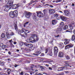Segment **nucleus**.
Listing matches in <instances>:
<instances>
[{
    "label": "nucleus",
    "mask_w": 75,
    "mask_h": 75,
    "mask_svg": "<svg viewBox=\"0 0 75 75\" xmlns=\"http://www.w3.org/2000/svg\"><path fill=\"white\" fill-rule=\"evenodd\" d=\"M64 55V53L62 52H60L59 53L58 56L59 57H63Z\"/></svg>",
    "instance_id": "6ab92c4d"
},
{
    "label": "nucleus",
    "mask_w": 75,
    "mask_h": 75,
    "mask_svg": "<svg viewBox=\"0 0 75 75\" xmlns=\"http://www.w3.org/2000/svg\"><path fill=\"white\" fill-rule=\"evenodd\" d=\"M54 16L55 17H58V15L55 13L54 14Z\"/></svg>",
    "instance_id": "4c0bfd02"
},
{
    "label": "nucleus",
    "mask_w": 75,
    "mask_h": 75,
    "mask_svg": "<svg viewBox=\"0 0 75 75\" xmlns=\"http://www.w3.org/2000/svg\"><path fill=\"white\" fill-rule=\"evenodd\" d=\"M62 1V0H57V1L58 2H61Z\"/></svg>",
    "instance_id": "5fc2aeb1"
},
{
    "label": "nucleus",
    "mask_w": 75,
    "mask_h": 75,
    "mask_svg": "<svg viewBox=\"0 0 75 75\" xmlns=\"http://www.w3.org/2000/svg\"><path fill=\"white\" fill-rule=\"evenodd\" d=\"M49 55L50 56H52V53L51 51H49L48 53L47 54L48 55Z\"/></svg>",
    "instance_id": "c85d7f7f"
},
{
    "label": "nucleus",
    "mask_w": 75,
    "mask_h": 75,
    "mask_svg": "<svg viewBox=\"0 0 75 75\" xmlns=\"http://www.w3.org/2000/svg\"><path fill=\"white\" fill-rule=\"evenodd\" d=\"M67 67H66V66H65V67H59V69H63V70H64V69H65V68H66Z\"/></svg>",
    "instance_id": "7c9ffc66"
},
{
    "label": "nucleus",
    "mask_w": 75,
    "mask_h": 75,
    "mask_svg": "<svg viewBox=\"0 0 75 75\" xmlns=\"http://www.w3.org/2000/svg\"><path fill=\"white\" fill-rule=\"evenodd\" d=\"M18 65L16 64H15L14 65V67L15 68H16V67H18Z\"/></svg>",
    "instance_id": "49530a36"
},
{
    "label": "nucleus",
    "mask_w": 75,
    "mask_h": 75,
    "mask_svg": "<svg viewBox=\"0 0 75 75\" xmlns=\"http://www.w3.org/2000/svg\"><path fill=\"white\" fill-rule=\"evenodd\" d=\"M33 67L31 66L29 68V70H33Z\"/></svg>",
    "instance_id": "58836bf2"
},
{
    "label": "nucleus",
    "mask_w": 75,
    "mask_h": 75,
    "mask_svg": "<svg viewBox=\"0 0 75 75\" xmlns=\"http://www.w3.org/2000/svg\"><path fill=\"white\" fill-rule=\"evenodd\" d=\"M65 41L66 42H64V44L65 45H67V44H68L69 43V40H68L67 39H65Z\"/></svg>",
    "instance_id": "4be33fe9"
},
{
    "label": "nucleus",
    "mask_w": 75,
    "mask_h": 75,
    "mask_svg": "<svg viewBox=\"0 0 75 75\" xmlns=\"http://www.w3.org/2000/svg\"><path fill=\"white\" fill-rule=\"evenodd\" d=\"M25 16L27 18H30V17L32 15V14L30 13L29 12H25Z\"/></svg>",
    "instance_id": "423d86ee"
},
{
    "label": "nucleus",
    "mask_w": 75,
    "mask_h": 75,
    "mask_svg": "<svg viewBox=\"0 0 75 75\" xmlns=\"http://www.w3.org/2000/svg\"><path fill=\"white\" fill-rule=\"evenodd\" d=\"M46 11H47L46 10H44L43 13H44V14H45V13H46Z\"/></svg>",
    "instance_id": "09e8293b"
},
{
    "label": "nucleus",
    "mask_w": 75,
    "mask_h": 75,
    "mask_svg": "<svg viewBox=\"0 0 75 75\" xmlns=\"http://www.w3.org/2000/svg\"><path fill=\"white\" fill-rule=\"evenodd\" d=\"M23 3H26V1L25 0H24L23 1Z\"/></svg>",
    "instance_id": "13d9d810"
},
{
    "label": "nucleus",
    "mask_w": 75,
    "mask_h": 75,
    "mask_svg": "<svg viewBox=\"0 0 75 75\" xmlns=\"http://www.w3.org/2000/svg\"><path fill=\"white\" fill-rule=\"evenodd\" d=\"M45 6H50V5L48 4H46V5H45Z\"/></svg>",
    "instance_id": "e2e57ef3"
},
{
    "label": "nucleus",
    "mask_w": 75,
    "mask_h": 75,
    "mask_svg": "<svg viewBox=\"0 0 75 75\" xmlns=\"http://www.w3.org/2000/svg\"><path fill=\"white\" fill-rule=\"evenodd\" d=\"M48 51V48L46 49L45 50V54H47V53Z\"/></svg>",
    "instance_id": "c9c22d12"
},
{
    "label": "nucleus",
    "mask_w": 75,
    "mask_h": 75,
    "mask_svg": "<svg viewBox=\"0 0 75 75\" xmlns=\"http://www.w3.org/2000/svg\"><path fill=\"white\" fill-rule=\"evenodd\" d=\"M36 53L38 54V55L39 54H41V52L39 51H37L36 52Z\"/></svg>",
    "instance_id": "f704fd0d"
},
{
    "label": "nucleus",
    "mask_w": 75,
    "mask_h": 75,
    "mask_svg": "<svg viewBox=\"0 0 75 75\" xmlns=\"http://www.w3.org/2000/svg\"><path fill=\"white\" fill-rule=\"evenodd\" d=\"M25 75H29L27 73H25Z\"/></svg>",
    "instance_id": "774afa93"
},
{
    "label": "nucleus",
    "mask_w": 75,
    "mask_h": 75,
    "mask_svg": "<svg viewBox=\"0 0 75 75\" xmlns=\"http://www.w3.org/2000/svg\"><path fill=\"white\" fill-rule=\"evenodd\" d=\"M29 23V22H27L26 23H25L24 25V27H25V25H27Z\"/></svg>",
    "instance_id": "2f4dec72"
},
{
    "label": "nucleus",
    "mask_w": 75,
    "mask_h": 75,
    "mask_svg": "<svg viewBox=\"0 0 75 75\" xmlns=\"http://www.w3.org/2000/svg\"><path fill=\"white\" fill-rule=\"evenodd\" d=\"M19 7H20V5L18 4H15L12 5V7L15 9Z\"/></svg>",
    "instance_id": "6e6552de"
},
{
    "label": "nucleus",
    "mask_w": 75,
    "mask_h": 75,
    "mask_svg": "<svg viewBox=\"0 0 75 75\" xmlns=\"http://www.w3.org/2000/svg\"><path fill=\"white\" fill-rule=\"evenodd\" d=\"M70 28L71 30H72V29H73V26L71 25L70 26Z\"/></svg>",
    "instance_id": "a18cd8bd"
},
{
    "label": "nucleus",
    "mask_w": 75,
    "mask_h": 75,
    "mask_svg": "<svg viewBox=\"0 0 75 75\" xmlns=\"http://www.w3.org/2000/svg\"><path fill=\"white\" fill-rule=\"evenodd\" d=\"M49 69H50V70H52V69L51 68V67H49Z\"/></svg>",
    "instance_id": "052dcab7"
},
{
    "label": "nucleus",
    "mask_w": 75,
    "mask_h": 75,
    "mask_svg": "<svg viewBox=\"0 0 75 75\" xmlns=\"http://www.w3.org/2000/svg\"><path fill=\"white\" fill-rule=\"evenodd\" d=\"M71 56L72 58H73V57H74V55H73V54H71Z\"/></svg>",
    "instance_id": "680f3d73"
},
{
    "label": "nucleus",
    "mask_w": 75,
    "mask_h": 75,
    "mask_svg": "<svg viewBox=\"0 0 75 75\" xmlns=\"http://www.w3.org/2000/svg\"><path fill=\"white\" fill-rule=\"evenodd\" d=\"M9 16L11 18H14L15 16L14 15V13H13V11H11L9 13Z\"/></svg>",
    "instance_id": "9d476101"
},
{
    "label": "nucleus",
    "mask_w": 75,
    "mask_h": 75,
    "mask_svg": "<svg viewBox=\"0 0 75 75\" xmlns=\"http://www.w3.org/2000/svg\"><path fill=\"white\" fill-rule=\"evenodd\" d=\"M36 1L32 0L31 1L30 3L28 4V5L30 6V5H31L32 4H33V3H35Z\"/></svg>",
    "instance_id": "a878e982"
},
{
    "label": "nucleus",
    "mask_w": 75,
    "mask_h": 75,
    "mask_svg": "<svg viewBox=\"0 0 75 75\" xmlns=\"http://www.w3.org/2000/svg\"><path fill=\"white\" fill-rule=\"evenodd\" d=\"M49 13L50 14H53L55 13V11L52 9H50L49 10Z\"/></svg>",
    "instance_id": "9b49d317"
},
{
    "label": "nucleus",
    "mask_w": 75,
    "mask_h": 75,
    "mask_svg": "<svg viewBox=\"0 0 75 75\" xmlns=\"http://www.w3.org/2000/svg\"><path fill=\"white\" fill-rule=\"evenodd\" d=\"M40 68L41 69H45V68H45V67L42 66H40Z\"/></svg>",
    "instance_id": "ea45409f"
},
{
    "label": "nucleus",
    "mask_w": 75,
    "mask_h": 75,
    "mask_svg": "<svg viewBox=\"0 0 75 75\" xmlns=\"http://www.w3.org/2000/svg\"><path fill=\"white\" fill-rule=\"evenodd\" d=\"M9 42L10 43H11V44L13 42V41H12V40H10L9 41Z\"/></svg>",
    "instance_id": "a19ab883"
},
{
    "label": "nucleus",
    "mask_w": 75,
    "mask_h": 75,
    "mask_svg": "<svg viewBox=\"0 0 75 75\" xmlns=\"http://www.w3.org/2000/svg\"><path fill=\"white\" fill-rule=\"evenodd\" d=\"M32 37L29 38V39H28L26 40L27 42H31V43H34L38 41V36L36 34H33Z\"/></svg>",
    "instance_id": "f257e3e1"
},
{
    "label": "nucleus",
    "mask_w": 75,
    "mask_h": 75,
    "mask_svg": "<svg viewBox=\"0 0 75 75\" xmlns=\"http://www.w3.org/2000/svg\"><path fill=\"white\" fill-rule=\"evenodd\" d=\"M22 33H23V34H24V33H25V32H27V31H28V30H27L23 28L22 29Z\"/></svg>",
    "instance_id": "5701e85b"
},
{
    "label": "nucleus",
    "mask_w": 75,
    "mask_h": 75,
    "mask_svg": "<svg viewBox=\"0 0 75 75\" xmlns=\"http://www.w3.org/2000/svg\"><path fill=\"white\" fill-rule=\"evenodd\" d=\"M58 46L59 47H61V48H62L64 47V44L62 43H61L58 44Z\"/></svg>",
    "instance_id": "f3484780"
},
{
    "label": "nucleus",
    "mask_w": 75,
    "mask_h": 75,
    "mask_svg": "<svg viewBox=\"0 0 75 75\" xmlns=\"http://www.w3.org/2000/svg\"><path fill=\"white\" fill-rule=\"evenodd\" d=\"M19 45L21 46H23V42H19Z\"/></svg>",
    "instance_id": "473e14b6"
},
{
    "label": "nucleus",
    "mask_w": 75,
    "mask_h": 75,
    "mask_svg": "<svg viewBox=\"0 0 75 75\" xmlns=\"http://www.w3.org/2000/svg\"><path fill=\"white\" fill-rule=\"evenodd\" d=\"M14 35V33H13V32L10 33V35Z\"/></svg>",
    "instance_id": "72a5a7b5"
},
{
    "label": "nucleus",
    "mask_w": 75,
    "mask_h": 75,
    "mask_svg": "<svg viewBox=\"0 0 75 75\" xmlns=\"http://www.w3.org/2000/svg\"><path fill=\"white\" fill-rule=\"evenodd\" d=\"M60 26H61V27L62 28L64 26V22H61L60 23Z\"/></svg>",
    "instance_id": "cd10ccee"
},
{
    "label": "nucleus",
    "mask_w": 75,
    "mask_h": 75,
    "mask_svg": "<svg viewBox=\"0 0 75 75\" xmlns=\"http://www.w3.org/2000/svg\"><path fill=\"white\" fill-rule=\"evenodd\" d=\"M24 45H25L26 47H28L30 48H31L33 47V45L32 44H27L26 42H24L23 43Z\"/></svg>",
    "instance_id": "0eeeda50"
},
{
    "label": "nucleus",
    "mask_w": 75,
    "mask_h": 75,
    "mask_svg": "<svg viewBox=\"0 0 75 75\" xmlns=\"http://www.w3.org/2000/svg\"><path fill=\"white\" fill-rule=\"evenodd\" d=\"M13 44H17V43L16 42H14Z\"/></svg>",
    "instance_id": "69168bd1"
},
{
    "label": "nucleus",
    "mask_w": 75,
    "mask_h": 75,
    "mask_svg": "<svg viewBox=\"0 0 75 75\" xmlns=\"http://www.w3.org/2000/svg\"><path fill=\"white\" fill-rule=\"evenodd\" d=\"M65 73H66V74H69V71H65Z\"/></svg>",
    "instance_id": "864d4df0"
},
{
    "label": "nucleus",
    "mask_w": 75,
    "mask_h": 75,
    "mask_svg": "<svg viewBox=\"0 0 75 75\" xmlns=\"http://www.w3.org/2000/svg\"><path fill=\"white\" fill-rule=\"evenodd\" d=\"M35 75H42V74L41 73H36Z\"/></svg>",
    "instance_id": "e433bc0d"
},
{
    "label": "nucleus",
    "mask_w": 75,
    "mask_h": 75,
    "mask_svg": "<svg viewBox=\"0 0 75 75\" xmlns=\"http://www.w3.org/2000/svg\"><path fill=\"white\" fill-rule=\"evenodd\" d=\"M7 72H11V69H8L7 70Z\"/></svg>",
    "instance_id": "c03bdc74"
},
{
    "label": "nucleus",
    "mask_w": 75,
    "mask_h": 75,
    "mask_svg": "<svg viewBox=\"0 0 75 75\" xmlns=\"http://www.w3.org/2000/svg\"><path fill=\"white\" fill-rule=\"evenodd\" d=\"M49 7H51V8H53V7H54V6H53L51 5H50Z\"/></svg>",
    "instance_id": "8fccbe9b"
},
{
    "label": "nucleus",
    "mask_w": 75,
    "mask_h": 75,
    "mask_svg": "<svg viewBox=\"0 0 75 75\" xmlns=\"http://www.w3.org/2000/svg\"><path fill=\"white\" fill-rule=\"evenodd\" d=\"M32 17L34 20H36L37 17H36V14L35 13H33Z\"/></svg>",
    "instance_id": "2eb2a0df"
},
{
    "label": "nucleus",
    "mask_w": 75,
    "mask_h": 75,
    "mask_svg": "<svg viewBox=\"0 0 75 75\" xmlns=\"http://www.w3.org/2000/svg\"><path fill=\"white\" fill-rule=\"evenodd\" d=\"M31 48H29L28 50V51H31Z\"/></svg>",
    "instance_id": "3c124183"
},
{
    "label": "nucleus",
    "mask_w": 75,
    "mask_h": 75,
    "mask_svg": "<svg viewBox=\"0 0 75 75\" xmlns=\"http://www.w3.org/2000/svg\"><path fill=\"white\" fill-rule=\"evenodd\" d=\"M13 14L14 15V16L15 17H16L17 16V15L18 14V12L16 10L14 11L13 12Z\"/></svg>",
    "instance_id": "a211bd4d"
},
{
    "label": "nucleus",
    "mask_w": 75,
    "mask_h": 75,
    "mask_svg": "<svg viewBox=\"0 0 75 75\" xmlns=\"http://www.w3.org/2000/svg\"><path fill=\"white\" fill-rule=\"evenodd\" d=\"M64 12L66 16H68L69 14V12L68 11H66L65 10H64Z\"/></svg>",
    "instance_id": "412c9836"
},
{
    "label": "nucleus",
    "mask_w": 75,
    "mask_h": 75,
    "mask_svg": "<svg viewBox=\"0 0 75 75\" xmlns=\"http://www.w3.org/2000/svg\"><path fill=\"white\" fill-rule=\"evenodd\" d=\"M73 47V45L71 44H70L66 46L65 48L66 49H68L70 48H71V47Z\"/></svg>",
    "instance_id": "1a4fd4ad"
},
{
    "label": "nucleus",
    "mask_w": 75,
    "mask_h": 75,
    "mask_svg": "<svg viewBox=\"0 0 75 75\" xmlns=\"http://www.w3.org/2000/svg\"><path fill=\"white\" fill-rule=\"evenodd\" d=\"M66 32H70V31H68V30H66Z\"/></svg>",
    "instance_id": "338daca9"
},
{
    "label": "nucleus",
    "mask_w": 75,
    "mask_h": 75,
    "mask_svg": "<svg viewBox=\"0 0 75 75\" xmlns=\"http://www.w3.org/2000/svg\"><path fill=\"white\" fill-rule=\"evenodd\" d=\"M63 71V69H57L58 71Z\"/></svg>",
    "instance_id": "37998d69"
},
{
    "label": "nucleus",
    "mask_w": 75,
    "mask_h": 75,
    "mask_svg": "<svg viewBox=\"0 0 75 75\" xmlns=\"http://www.w3.org/2000/svg\"><path fill=\"white\" fill-rule=\"evenodd\" d=\"M54 37H59V35H58L57 36H55L54 35Z\"/></svg>",
    "instance_id": "603ef678"
},
{
    "label": "nucleus",
    "mask_w": 75,
    "mask_h": 75,
    "mask_svg": "<svg viewBox=\"0 0 75 75\" xmlns=\"http://www.w3.org/2000/svg\"><path fill=\"white\" fill-rule=\"evenodd\" d=\"M68 28V26L67 25H66L63 28L64 30H67Z\"/></svg>",
    "instance_id": "c756f323"
},
{
    "label": "nucleus",
    "mask_w": 75,
    "mask_h": 75,
    "mask_svg": "<svg viewBox=\"0 0 75 75\" xmlns=\"http://www.w3.org/2000/svg\"><path fill=\"white\" fill-rule=\"evenodd\" d=\"M75 35H72V36L71 40L72 41H74V40H75Z\"/></svg>",
    "instance_id": "bb28decb"
},
{
    "label": "nucleus",
    "mask_w": 75,
    "mask_h": 75,
    "mask_svg": "<svg viewBox=\"0 0 75 75\" xmlns=\"http://www.w3.org/2000/svg\"><path fill=\"white\" fill-rule=\"evenodd\" d=\"M58 52V49L55 46L54 47V55L55 57H57Z\"/></svg>",
    "instance_id": "20e7f679"
},
{
    "label": "nucleus",
    "mask_w": 75,
    "mask_h": 75,
    "mask_svg": "<svg viewBox=\"0 0 75 75\" xmlns=\"http://www.w3.org/2000/svg\"><path fill=\"white\" fill-rule=\"evenodd\" d=\"M10 32H7L6 34V35L7 38H10Z\"/></svg>",
    "instance_id": "f8f14e48"
},
{
    "label": "nucleus",
    "mask_w": 75,
    "mask_h": 75,
    "mask_svg": "<svg viewBox=\"0 0 75 75\" xmlns=\"http://www.w3.org/2000/svg\"><path fill=\"white\" fill-rule=\"evenodd\" d=\"M15 28L16 30V31L17 33H18V34L21 35L23 37H27V35H26V34H23V32H21V30L18 29V27H17V26L16 24L15 25Z\"/></svg>",
    "instance_id": "7ed1b4c3"
},
{
    "label": "nucleus",
    "mask_w": 75,
    "mask_h": 75,
    "mask_svg": "<svg viewBox=\"0 0 75 75\" xmlns=\"http://www.w3.org/2000/svg\"><path fill=\"white\" fill-rule=\"evenodd\" d=\"M60 18L62 21H66L67 19V18L62 16H61Z\"/></svg>",
    "instance_id": "4468645a"
},
{
    "label": "nucleus",
    "mask_w": 75,
    "mask_h": 75,
    "mask_svg": "<svg viewBox=\"0 0 75 75\" xmlns=\"http://www.w3.org/2000/svg\"><path fill=\"white\" fill-rule=\"evenodd\" d=\"M8 54H10V55H11V52H8Z\"/></svg>",
    "instance_id": "bf43d9fd"
},
{
    "label": "nucleus",
    "mask_w": 75,
    "mask_h": 75,
    "mask_svg": "<svg viewBox=\"0 0 75 75\" xmlns=\"http://www.w3.org/2000/svg\"><path fill=\"white\" fill-rule=\"evenodd\" d=\"M13 1L10 2V1H8V2L7 3V4H8L9 5H7L6 6L4 7V11H8L12 7V6H13Z\"/></svg>",
    "instance_id": "f03ea898"
},
{
    "label": "nucleus",
    "mask_w": 75,
    "mask_h": 75,
    "mask_svg": "<svg viewBox=\"0 0 75 75\" xmlns=\"http://www.w3.org/2000/svg\"><path fill=\"white\" fill-rule=\"evenodd\" d=\"M66 58L67 59H69V57L68 56H67L66 57Z\"/></svg>",
    "instance_id": "79ce46f5"
},
{
    "label": "nucleus",
    "mask_w": 75,
    "mask_h": 75,
    "mask_svg": "<svg viewBox=\"0 0 75 75\" xmlns=\"http://www.w3.org/2000/svg\"><path fill=\"white\" fill-rule=\"evenodd\" d=\"M62 31V28H58L56 30V32L57 33H60Z\"/></svg>",
    "instance_id": "ddd939ff"
},
{
    "label": "nucleus",
    "mask_w": 75,
    "mask_h": 75,
    "mask_svg": "<svg viewBox=\"0 0 75 75\" xmlns=\"http://www.w3.org/2000/svg\"><path fill=\"white\" fill-rule=\"evenodd\" d=\"M29 32H28V31L26 32H25V33L26 34H27V33H28Z\"/></svg>",
    "instance_id": "0e129e2a"
},
{
    "label": "nucleus",
    "mask_w": 75,
    "mask_h": 75,
    "mask_svg": "<svg viewBox=\"0 0 75 75\" xmlns=\"http://www.w3.org/2000/svg\"><path fill=\"white\" fill-rule=\"evenodd\" d=\"M36 13H37L38 17L39 18L43 17V14L42 13H41V12L40 11H38V12H36Z\"/></svg>",
    "instance_id": "39448f33"
},
{
    "label": "nucleus",
    "mask_w": 75,
    "mask_h": 75,
    "mask_svg": "<svg viewBox=\"0 0 75 75\" xmlns=\"http://www.w3.org/2000/svg\"><path fill=\"white\" fill-rule=\"evenodd\" d=\"M65 67H68V66H70V65H71V64L69 63V62H65Z\"/></svg>",
    "instance_id": "aec40b11"
},
{
    "label": "nucleus",
    "mask_w": 75,
    "mask_h": 75,
    "mask_svg": "<svg viewBox=\"0 0 75 75\" xmlns=\"http://www.w3.org/2000/svg\"><path fill=\"white\" fill-rule=\"evenodd\" d=\"M0 47L4 49L5 48V45H4V44L3 43L0 42Z\"/></svg>",
    "instance_id": "dca6fc26"
},
{
    "label": "nucleus",
    "mask_w": 75,
    "mask_h": 75,
    "mask_svg": "<svg viewBox=\"0 0 75 75\" xmlns=\"http://www.w3.org/2000/svg\"><path fill=\"white\" fill-rule=\"evenodd\" d=\"M45 65L46 67H49V64H46Z\"/></svg>",
    "instance_id": "6e6d98bb"
},
{
    "label": "nucleus",
    "mask_w": 75,
    "mask_h": 75,
    "mask_svg": "<svg viewBox=\"0 0 75 75\" xmlns=\"http://www.w3.org/2000/svg\"><path fill=\"white\" fill-rule=\"evenodd\" d=\"M0 64L1 65L3 66V65H4V64L3 62H1L0 63Z\"/></svg>",
    "instance_id": "de8ad7c7"
},
{
    "label": "nucleus",
    "mask_w": 75,
    "mask_h": 75,
    "mask_svg": "<svg viewBox=\"0 0 75 75\" xmlns=\"http://www.w3.org/2000/svg\"><path fill=\"white\" fill-rule=\"evenodd\" d=\"M52 25H55L57 24V21L55 20H53L52 21Z\"/></svg>",
    "instance_id": "393cba45"
},
{
    "label": "nucleus",
    "mask_w": 75,
    "mask_h": 75,
    "mask_svg": "<svg viewBox=\"0 0 75 75\" xmlns=\"http://www.w3.org/2000/svg\"><path fill=\"white\" fill-rule=\"evenodd\" d=\"M33 55H35L36 56H38V54H35L34 53L33 54Z\"/></svg>",
    "instance_id": "4d7b16f0"
},
{
    "label": "nucleus",
    "mask_w": 75,
    "mask_h": 75,
    "mask_svg": "<svg viewBox=\"0 0 75 75\" xmlns=\"http://www.w3.org/2000/svg\"><path fill=\"white\" fill-rule=\"evenodd\" d=\"M1 37L2 38H6V35L4 33H2L1 35Z\"/></svg>",
    "instance_id": "b1692460"
}]
</instances>
